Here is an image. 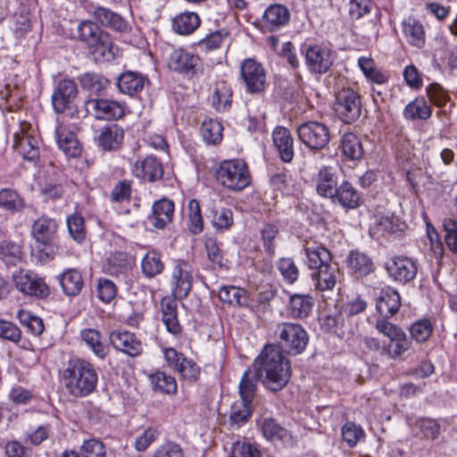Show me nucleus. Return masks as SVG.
Listing matches in <instances>:
<instances>
[{
  "instance_id": "79ce46f5",
  "label": "nucleus",
  "mask_w": 457,
  "mask_h": 457,
  "mask_svg": "<svg viewBox=\"0 0 457 457\" xmlns=\"http://www.w3.org/2000/svg\"><path fill=\"white\" fill-rule=\"evenodd\" d=\"M152 390L170 396L178 393V382L174 376L163 370H157L147 376Z\"/></svg>"
},
{
  "instance_id": "2f4dec72",
  "label": "nucleus",
  "mask_w": 457,
  "mask_h": 457,
  "mask_svg": "<svg viewBox=\"0 0 457 457\" xmlns=\"http://www.w3.org/2000/svg\"><path fill=\"white\" fill-rule=\"evenodd\" d=\"M97 23L120 34H129L132 30L129 22L120 13L104 6H97L94 11Z\"/></svg>"
},
{
  "instance_id": "13d9d810",
  "label": "nucleus",
  "mask_w": 457,
  "mask_h": 457,
  "mask_svg": "<svg viewBox=\"0 0 457 457\" xmlns=\"http://www.w3.org/2000/svg\"><path fill=\"white\" fill-rule=\"evenodd\" d=\"M69 236L77 244L82 245L87 239V227L81 213L75 212L66 217Z\"/></svg>"
},
{
  "instance_id": "052dcab7",
  "label": "nucleus",
  "mask_w": 457,
  "mask_h": 457,
  "mask_svg": "<svg viewBox=\"0 0 457 457\" xmlns=\"http://www.w3.org/2000/svg\"><path fill=\"white\" fill-rule=\"evenodd\" d=\"M219 299L229 305L243 306L246 304V291L239 287L223 286L218 292Z\"/></svg>"
},
{
  "instance_id": "a18cd8bd",
  "label": "nucleus",
  "mask_w": 457,
  "mask_h": 457,
  "mask_svg": "<svg viewBox=\"0 0 457 457\" xmlns=\"http://www.w3.org/2000/svg\"><path fill=\"white\" fill-rule=\"evenodd\" d=\"M305 255V264L313 271L322 268L328 263H331L332 255L330 252L322 245H303Z\"/></svg>"
},
{
  "instance_id": "4468645a",
  "label": "nucleus",
  "mask_w": 457,
  "mask_h": 457,
  "mask_svg": "<svg viewBox=\"0 0 457 457\" xmlns=\"http://www.w3.org/2000/svg\"><path fill=\"white\" fill-rule=\"evenodd\" d=\"M375 328L389 339V343L386 344V355L389 358L397 360L411 348V341L399 326L388 320H377Z\"/></svg>"
},
{
  "instance_id": "ddd939ff",
  "label": "nucleus",
  "mask_w": 457,
  "mask_h": 457,
  "mask_svg": "<svg viewBox=\"0 0 457 457\" xmlns=\"http://www.w3.org/2000/svg\"><path fill=\"white\" fill-rule=\"evenodd\" d=\"M290 18V11L286 5L273 3L265 7L262 15L253 25L262 34L274 33L287 27Z\"/></svg>"
},
{
  "instance_id": "de8ad7c7",
  "label": "nucleus",
  "mask_w": 457,
  "mask_h": 457,
  "mask_svg": "<svg viewBox=\"0 0 457 457\" xmlns=\"http://www.w3.org/2000/svg\"><path fill=\"white\" fill-rule=\"evenodd\" d=\"M314 299L310 295L294 294L288 302V312L293 319L304 320L310 316Z\"/></svg>"
},
{
  "instance_id": "f704fd0d",
  "label": "nucleus",
  "mask_w": 457,
  "mask_h": 457,
  "mask_svg": "<svg viewBox=\"0 0 457 457\" xmlns=\"http://www.w3.org/2000/svg\"><path fill=\"white\" fill-rule=\"evenodd\" d=\"M54 137L59 149L68 158H78L82 153V145L77 135L67 127L58 125L54 130Z\"/></svg>"
},
{
  "instance_id": "39448f33",
  "label": "nucleus",
  "mask_w": 457,
  "mask_h": 457,
  "mask_svg": "<svg viewBox=\"0 0 457 457\" xmlns=\"http://www.w3.org/2000/svg\"><path fill=\"white\" fill-rule=\"evenodd\" d=\"M212 173L217 183L229 192H241L252 183L248 165L242 159H228L215 163Z\"/></svg>"
},
{
  "instance_id": "c03bdc74",
  "label": "nucleus",
  "mask_w": 457,
  "mask_h": 457,
  "mask_svg": "<svg viewBox=\"0 0 457 457\" xmlns=\"http://www.w3.org/2000/svg\"><path fill=\"white\" fill-rule=\"evenodd\" d=\"M26 207L24 197L16 190L11 187L0 189V210L14 215L22 212Z\"/></svg>"
},
{
  "instance_id": "4c0bfd02",
  "label": "nucleus",
  "mask_w": 457,
  "mask_h": 457,
  "mask_svg": "<svg viewBox=\"0 0 457 457\" xmlns=\"http://www.w3.org/2000/svg\"><path fill=\"white\" fill-rule=\"evenodd\" d=\"M403 36L408 45L421 49L426 45V30L422 22L414 16H409L401 23Z\"/></svg>"
},
{
  "instance_id": "cd10ccee",
  "label": "nucleus",
  "mask_w": 457,
  "mask_h": 457,
  "mask_svg": "<svg viewBox=\"0 0 457 457\" xmlns=\"http://www.w3.org/2000/svg\"><path fill=\"white\" fill-rule=\"evenodd\" d=\"M338 149L345 162H360L364 159L365 150L361 137L351 130L344 132L339 139Z\"/></svg>"
},
{
  "instance_id": "bb28decb",
  "label": "nucleus",
  "mask_w": 457,
  "mask_h": 457,
  "mask_svg": "<svg viewBox=\"0 0 457 457\" xmlns=\"http://www.w3.org/2000/svg\"><path fill=\"white\" fill-rule=\"evenodd\" d=\"M149 83L146 74L135 71H125L116 79L119 92L130 97H137Z\"/></svg>"
},
{
  "instance_id": "e2e57ef3",
  "label": "nucleus",
  "mask_w": 457,
  "mask_h": 457,
  "mask_svg": "<svg viewBox=\"0 0 457 457\" xmlns=\"http://www.w3.org/2000/svg\"><path fill=\"white\" fill-rule=\"evenodd\" d=\"M415 427L420 430L421 437L428 440H436L441 434V426L437 420L422 417L416 420Z\"/></svg>"
},
{
  "instance_id": "72a5a7b5",
  "label": "nucleus",
  "mask_w": 457,
  "mask_h": 457,
  "mask_svg": "<svg viewBox=\"0 0 457 457\" xmlns=\"http://www.w3.org/2000/svg\"><path fill=\"white\" fill-rule=\"evenodd\" d=\"M401 295L393 287L383 288L376 301V310L381 316L379 320H387L395 315L401 307Z\"/></svg>"
},
{
  "instance_id": "6e6d98bb",
  "label": "nucleus",
  "mask_w": 457,
  "mask_h": 457,
  "mask_svg": "<svg viewBox=\"0 0 457 457\" xmlns=\"http://www.w3.org/2000/svg\"><path fill=\"white\" fill-rule=\"evenodd\" d=\"M187 227L188 231L194 235H200L204 228V221L202 214V208L197 199H190L187 205Z\"/></svg>"
},
{
  "instance_id": "7c9ffc66",
  "label": "nucleus",
  "mask_w": 457,
  "mask_h": 457,
  "mask_svg": "<svg viewBox=\"0 0 457 457\" xmlns=\"http://www.w3.org/2000/svg\"><path fill=\"white\" fill-rule=\"evenodd\" d=\"M319 324L323 332L340 338H343L351 330L350 326L346 322V317L337 306H335L334 311L320 316Z\"/></svg>"
},
{
  "instance_id": "a878e982",
  "label": "nucleus",
  "mask_w": 457,
  "mask_h": 457,
  "mask_svg": "<svg viewBox=\"0 0 457 457\" xmlns=\"http://www.w3.org/2000/svg\"><path fill=\"white\" fill-rule=\"evenodd\" d=\"M317 194L331 200L339 186V175L337 170L329 165L322 166L312 179Z\"/></svg>"
},
{
  "instance_id": "412c9836",
  "label": "nucleus",
  "mask_w": 457,
  "mask_h": 457,
  "mask_svg": "<svg viewBox=\"0 0 457 457\" xmlns=\"http://www.w3.org/2000/svg\"><path fill=\"white\" fill-rule=\"evenodd\" d=\"M108 338L116 351L130 357L139 356L143 353V344L140 338L135 333L127 329H113L109 333Z\"/></svg>"
},
{
  "instance_id": "49530a36",
  "label": "nucleus",
  "mask_w": 457,
  "mask_h": 457,
  "mask_svg": "<svg viewBox=\"0 0 457 457\" xmlns=\"http://www.w3.org/2000/svg\"><path fill=\"white\" fill-rule=\"evenodd\" d=\"M200 25L201 18L195 12H180L171 21L173 31L181 36L191 35Z\"/></svg>"
},
{
  "instance_id": "b1692460",
  "label": "nucleus",
  "mask_w": 457,
  "mask_h": 457,
  "mask_svg": "<svg viewBox=\"0 0 457 457\" xmlns=\"http://www.w3.org/2000/svg\"><path fill=\"white\" fill-rule=\"evenodd\" d=\"M260 429L262 436L269 442H279L288 447L296 445V437L273 417L263 418L260 424Z\"/></svg>"
},
{
  "instance_id": "7ed1b4c3",
  "label": "nucleus",
  "mask_w": 457,
  "mask_h": 457,
  "mask_svg": "<svg viewBox=\"0 0 457 457\" xmlns=\"http://www.w3.org/2000/svg\"><path fill=\"white\" fill-rule=\"evenodd\" d=\"M61 379L71 396L85 398L96 390L98 373L89 360L74 356L64 363Z\"/></svg>"
},
{
  "instance_id": "473e14b6",
  "label": "nucleus",
  "mask_w": 457,
  "mask_h": 457,
  "mask_svg": "<svg viewBox=\"0 0 457 457\" xmlns=\"http://www.w3.org/2000/svg\"><path fill=\"white\" fill-rule=\"evenodd\" d=\"M271 137L279 159L285 163H290L295 157L294 137L291 131L284 126H277Z\"/></svg>"
},
{
  "instance_id": "c756f323",
  "label": "nucleus",
  "mask_w": 457,
  "mask_h": 457,
  "mask_svg": "<svg viewBox=\"0 0 457 457\" xmlns=\"http://www.w3.org/2000/svg\"><path fill=\"white\" fill-rule=\"evenodd\" d=\"M174 211V202L163 196L154 202L151 213L147 216V221L154 228L163 229L172 222Z\"/></svg>"
},
{
  "instance_id": "58836bf2",
  "label": "nucleus",
  "mask_w": 457,
  "mask_h": 457,
  "mask_svg": "<svg viewBox=\"0 0 457 457\" xmlns=\"http://www.w3.org/2000/svg\"><path fill=\"white\" fill-rule=\"evenodd\" d=\"M62 292L69 297L78 296L85 287L82 271L78 268H67L58 276Z\"/></svg>"
},
{
  "instance_id": "f257e3e1",
  "label": "nucleus",
  "mask_w": 457,
  "mask_h": 457,
  "mask_svg": "<svg viewBox=\"0 0 457 457\" xmlns=\"http://www.w3.org/2000/svg\"><path fill=\"white\" fill-rule=\"evenodd\" d=\"M193 266L185 259H174L170 287L171 295L161 299L162 321L167 332L179 338L183 328L179 320L178 301L186 299L193 288Z\"/></svg>"
},
{
  "instance_id": "dca6fc26",
  "label": "nucleus",
  "mask_w": 457,
  "mask_h": 457,
  "mask_svg": "<svg viewBox=\"0 0 457 457\" xmlns=\"http://www.w3.org/2000/svg\"><path fill=\"white\" fill-rule=\"evenodd\" d=\"M85 107L88 114L96 120H118L124 117L125 107L118 101L91 96L85 102Z\"/></svg>"
},
{
  "instance_id": "5fc2aeb1",
  "label": "nucleus",
  "mask_w": 457,
  "mask_h": 457,
  "mask_svg": "<svg viewBox=\"0 0 457 457\" xmlns=\"http://www.w3.org/2000/svg\"><path fill=\"white\" fill-rule=\"evenodd\" d=\"M257 382H259V379L256 378L252 366L247 368L244 371L238 385V394L241 402L253 404L257 393Z\"/></svg>"
},
{
  "instance_id": "f03ea898",
  "label": "nucleus",
  "mask_w": 457,
  "mask_h": 457,
  "mask_svg": "<svg viewBox=\"0 0 457 457\" xmlns=\"http://www.w3.org/2000/svg\"><path fill=\"white\" fill-rule=\"evenodd\" d=\"M251 366L259 382L271 393L283 390L292 376L291 361L278 351L275 343L265 345Z\"/></svg>"
},
{
  "instance_id": "a211bd4d",
  "label": "nucleus",
  "mask_w": 457,
  "mask_h": 457,
  "mask_svg": "<svg viewBox=\"0 0 457 457\" xmlns=\"http://www.w3.org/2000/svg\"><path fill=\"white\" fill-rule=\"evenodd\" d=\"M124 129L117 123H106L96 129L94 133V143L103 152H117L123 146Z\"/></svg>"
},
{
  "instance_id": "2eb2a0df",
  "label": "nucleus",
  "mask_w": 457,
  "mask_h": 457,
  "mask_svg": "<svg viewBox=\"0 0 457 457\" xmlns=\"http://www.w3.org/2000/svg\"><path fill=\"white\" fill-rule=\"evenodd\" d=\"M15 287L23 295L45 299L50 295V287L45 278L30 270L19 269L12 273Z\"/></svg>"
},
{
  "instance_id": "37998d69",
  "label": "nucleus",
  "mask_w": 457,
  "mask_h": 457,
  "mask_svg": "<svg viewBox=\"0 0 457 457\" xmlns=\"http://www.w3.org/2000/svg\"><path fill=\"white\" fill-rule=\"evenodd\" d=\"M358 67L366 80L371 85L383 86L387 84L390 79V73L378 68L371 57L361 56L358 59Z\"/></svg>"
},
{
  "instance_id": "09e8293b",
  "label": "nucleus",
  "mask_w": 457,
  "mask_h": 457,
  "mask_svg": "<svg viewBox=\"0 0 457 457\" xmlns=\"http://www.w3.org/2000/svg\"><path fill=\"white\" fill-rule=\"evenodd\" d=\"M141 272L146 278H154L165 270L162 253L156 249L147 251L140 262Z\"/></svg>"
},
{
  "instance_id": "3c124183",
  "label": "nucleus",
  "mask_w": 457,
  "mask_h": 457,
  "mask_svg": "<svg viewBox=\"0 0 457 457\" xmlns=\"http://www.w3.org/2000/svg\"><path fill=\"white\" fill-rule=\"evenodd\" d=\"M210 222L216 232L223 233L228 231L234 225V215L231 209L228 207L212 206L209 209Z\"/></svg>"
},
{
  "instance_id": "c85d7f7f",
  "label": "nucleus",
  "mask_w": 457,
  "mask_h": 457,
  "mask_svg": "<svg viewBox=\"0 0 457 457\" xmlns=\"http://www.w3.org/2000/svg\"><path fill=\"white\" fill-rule=\"evenodd\" d=\"M330 201L334 204H339L345 211L355 210L364 204L361 193L346 179L340 182Z\"/></svg>"
},
{
  "instance_id": "8fccbe9b",
  "label": "nucleus",
  "mask_w": 457,
  "mask_h": 457,
  "mask_svg": "<svg viewBox=\"0 0 457 457\" xmlns=\"http://www.w3.org/2000/svg\"><path fill=\"white\" fill-rule=\"evenodd\" d=\"M223 125L217 119L206 118L200 127V134L203 141L207 145H219L223 139Z\"/></svg>"
},
{
  "instance_id": "c9c22d12",
  "label": "nucleus",
  "mask_w": 457,
  "mask_h": 457,
  "mask_svg": "<svg viewBox=\"0 0 457 457\" xmlns=\"http://www.w3.org/2000/svg\"><path fill=\"white\" fill-rule=\"evenodd\" d=\"M58 228L59 220L43 213L32 223L30 233L37 243H53Z\"/></svg>"
},
{
  "instance_id": "e433bc0d",
  "label": "nucleus",
  "mask_w": 457,
  "mask_h": 457,
  "mask_svg": "<svg viewBox=\"0 0 457 457\" xmlns=\"http://www.w3.org/2000/svg\"><path fill=\"white\" fill-rule=\"evenodd\" d=\"M212 107L217 112H228L233 104V89L231 85L224 80H217L213 84L212 95L209 97Z\"/></svg>"
},
{
  "instance_id": "680f3d73",
  "label": "nucleus",
  "mask_w": 457,
  "mask_h": 457,
  "mask_svg": "<svg viewBox=\"0 0 457 457\" xmlns=\"http://www.w3.org/2000/svg\"><path fill=\"white\" fill-rule=\"evenodd\" d=\"M53 434L51 424L46 423L30 428L24 433V443L31 446H38Z\"/></svg>"
},
{
  "instance_id": "6ab92c4d",
  "label": "nucleus",
  "mask_w": 457,
  "mask_h": 457,
  "mask_svg": "<svg viewBox=\"0 0 457 457\" xmlns=\"http://www.w3.org/2000/svg\"><path fill=\"white\" fill-rule=\"evenodd\" d=\"M31 124L21 121L19 128L13 133V148L24 160L36 162L39 160L37 139L29 132Z\"/></svg>"
},
{
  "instance_id": "aec40b11",
  "label": "nucleus",
  "mask_w": 457,
  "mask_h": 457,
  "mask_svg": "<svg viewBox=\"0 0 457 457\" xmlns=\"http://www.w3.org/2000/svg\"><path fill=\"white\" fill-rule=\"evenodd\" d=\"M345 263L348 275L354 279H362L374 274L377 266L372 257L366 252L359 249L350 250L345 257Z\"/></svg>"
},
{
  "instance_id": "ea45409f",
  "label": "nucleus",
  "mask_w": 457,
  "mask_h": 457,
  "mask_svg": "<svg viewBox=\"0 0 457 457\" xmlns=\"http://www.w3.org/2000/svg\"><path fill=\"white\" fill-rule=\"evenodd\" d=\"M79 337L96 357L104 361L110 353L109 345L103 334L96 328H85L79 331Z\"/></svg>"
},
{
  "instance_id": "20e7f679",
  "label": "nucleus",
  "mask_w": 457,
  "mask_h": 457,
  "mask_svg": "<svg viewBox=\"0 0 457 457\" xmlns=\"http://www.w3.org/2000/svg\"><path fill=\"white\" fill-rule=\"evenodd\" d=\"M78 34L79 40L85 45L95 62H112L116 59L118 47L112 37L96 22L82 21L78 26Z\"/></svg>"
},
{
  "instance_id": "774afa93",
  "label": "nucleus",
  "mask_w": 457,
  "mask_h": 457,
  "mask_svg": "<svg viewBox=\"0 0 457 457\" xmlns=\"http://www.w3.org/2000/svg\"><path fill=\"white\" fill-rule=\"evenodd\" d=\"M5 457H33L32 447L18 439L7 440L3 446Z\"/></svg>"
},
{
  "instance_id": "6e6552de",
  "label": "nucleus",
  "mask_w": 457,
  "mask_h": 457,
  "mask_svg": "<svg viewBox=\"0 0 457 457\" xmlns=\"http://www.w3.org/2000/svg\"><path fill=\"white\" fill-rule=\"evenodd\" d=\"M333 111L339 121L345 125L356 122L362 111V96L359 91L344 87L335 94Z\"/></svg>"
},
{
  "instance_id": "393cba45",
  "label": "nucleus",
  "mask_w": 457,
  "mask_h": 457,
  "mask_svg": "<svg viewBox=\"0 0 457 457\" xmlns=\"http://www.w3.org/2000/svg\"><path fill=\"white\" fill-rule=\"evenodd\" d=\"M136 266V258L125 252L111 253L103 265V271L112 277H128Z\"/></svg>"
},
{
  "instance_id": "a19ab883",
  "label": "nucleus",
  "mask_w": 457,
  "mask_h": 457,
  "mask_svg": "<svg viewBox=\"0 0 457 457\" xmlns=\"http://www.w3.org/2000/svg\"><path fill=\"white\" fill-rule=\"evenodd\" d=\"M77 79L81 88L87 91L91 96H95V97L104 96L107 88L111 86L109 79L96 71L84 72Z\"/></svg>"
},
{
  "instance_id": "4d7b16f0",
  "label": "nucleus",
  "mask_w": 457,
  "mask_h": 457,
  "mask_svg": "<svg viewBox=\"0 0 457 457\" xmlns=\"http://www.w3.org/2000/svg\"><path fill=\"white\" fill-rule=\"evenodd\" d=\"M253 411V404L236 402L230 407L228 425L231 428H239L245 425Z\"/></svg>"
},
{
  "instance_id": "69168bd1",
  "label": "nucleus",
  "mask_w": 457,
  "mask_h": 457,
  "mask_svg": "<svg viewBox=\"0 0 457 457\" xmlns=\"http://www.w3.org/2000/svg\"><path fill=\"white\" fill-rule=\"evenodd\" d=\"M279 233L278 228L275 223L265 222L260 229L261 240L264 251L269 255H274L276 244L275 240Z\"/></svg>"
},
{
  "instance_id": "5701e85b",
  "label": "nucleus",
  "mask_w": 457,
  "mask_h": 457,
  "mask_svg": "<svg viewBox=\"0 0 457 457\" xmlns=\"http://www.w3.org/2000/svg\"><path fill=\"white\" fill-rule=\"evenodd\" d=\"M77 83L71 79H60L52 94V104L56 113H63L71 108L78 96Z\"/></svg>"
},
{
  "instance_id": "4be33fe9",
  "label": "nucleus",
  "mask_w": 457,
  "mask_h": 457,
  "mask_svg": "<svg viewBox=\"0 0 457 457\" xmlns=\"http://www.w3.org/2000/svg\"><path fill=\"white\" fill-rule=\"evenodd\" d=\"M131 171L137 179L144 182L154 183L162 179L164 168L162 162L157 157L148 154L145 157H139L134 162Z\"/></svg>"
},
{
  "instance_id": "9d476101",
  "label": "nucleus",
  "mask_w": 457,
  "mask_h": 457,
  "mask_svg": "<svg viewBox=\"0 0 457 457\" xmlns=\"http://www.w3.org/2000/svg\"><path fill=\"white\" fill-rule=\"evenodd\" d=\"M299 141L312 153H320L328 148L331 141L328 126L318 120H307L296 129Z\"/></svg>"
},
{
  "instance_id": "0eeeda50",
  "label": "nucleus",
  "mask_w": 457,
  "mask_h": 457,
  "mask_svg": "<svg viewBox=\"0 0 457 457\" xmlns=\"http://www.w3.org/2000/svg\"><path fill=\"white\" fill-rule=\"evenodd\" d=\"M301 54L307 71L314 76L328 73L337 56L336 51L323 43L303 44Z\"/></svg>"
},
{
  "instance_id": "864d4df0",
  "label": "nucleus",
  "mask_w": 457,
  "mask_h": 457,
  "mask_svg": "<svg viewBox=\"0 0 457 457\" xmlns=\"http://www.w3.org/2000/svg\"><path fill=\"white\" fill-rule=\"evenodd\" d=\"M338 268L328 263L312 273L315 287L320 291L332 290L337 284Z\"/></svg>"
},
{
  "instance_id": "f3484780",
  "label": "nucleus",
  "mask_w": 457,
  "mask_h": 457,
  "mask_svg": "<svg viewBox=\"0 0 457 457\" xmlns=\"http://www.w3.org/2000/svg\"><path fill=\"white\" fill-rule=\"evenodd\" d=\"M201 64L202 61L198 54L182 47L174 49L168 60V67L170 71L188 79L196 76Z\"/></svg>"
},
{
  "instance_id": "1a4fd4ad",
  "label": "nucleus",
  "mask_w": 457,
  "mask_h": 457,
  "mask_svg": "<svg viewBox=\"0 0 457 457\" xmlns=\"http://www.w3.org/2000/svg\"><path fill=\"white\" fill-rule=\"evenodd\" d=\"M162 351L167 366L178 374L180 381L189 386L199 382L202 368L194 359L171 346L163 347Z\"/></svg>"
},
{
  "instance_id": "338daca9",
  "label": "nucleus",
  "mask_w": 457,
  "mask_h": 457,
  "mask_svg": "<svg viewBox=\"0 0 457 457\" xmlns=\"http://www.w3.org/2000/svg\"><path fill=\"white\" fill-rule=\"evenodd\" d=\"M434 330L429 319H420L414 321L409 328L411 339L417 343H424L428 340Z\"/></svg>"
},
{
  "instance_id": "bf43d9fd",
  "label": "nucleus",
  "mask_w": 457,
  "mask_h": 457,
  "mask_svg": "<svg viewBox=\"0 0 457 457\" xmlns=\"http://www.w3.org/2000/svg\"><path fill=\"white\" fill-rule=\"evenodd\" d=\"M12 31L17 40L24 38L32 29L30 12L25 10L15 12L12 17Z\"/></svg>"
},
{
  "instance_id": "0e129e2a",
  "label": "nucleus",
  "mask_w": 457,
  "mask_h": 457,
  "mask_svg": "<svg viewBox=\"0 0 457 457\" xmlns=\"http://www.w3.org/2000/svg\"><path fill=\"white\" fill-rule=\"evenodd\" d=\"M204 245L206 251L208 260L220 269L225 266L223 251L216 237L205 235L204 237Z\"/></svg>"
},
{
  "instance_id": "9b49d317",
  "label": "nucleus",
  "mask_w": 457,
  "mask_h": 457,
  "mask_svg": "<svg viewBox=\"0 0 457 457\" xmlns=\"http://www.w3.org/2000/svg\"><path fill=\"white\" fill-rule=\"evenodd\" d=\"M383 268L390 280L398 286H406L416 278L419 262L413 257L395 254L384 262Z\"/></svg>"
},
{
  "instance_id": "f8f14e48",
  "label": "nucleus",
  "mask_w": 457,
  "mask_h": 457,
  "mask_svg": "<svg viewBox=\"0 0 457 457\" xmlns=\"http://www.w3.org/2000/svg\"><path fill=\"white\" fill-rule=\"evenodd\" d=\"M240 79L245 85V93L262 95L268 87L267 73L262 63L254 58H246L240 64Z\"/></svg>"
},
{
  "instance_id": "423d86ee",
  "label": "nucleus",
  "mask_w": 457,
  "mask_h": 457,
  "mask_svg": "<svg viewBox=\"0 0 457 457\" xmlns=\"http://www.w3.org/2000/svg\"><path fill=\"white\" fill-rule=\"evenodd\" d=\"M274 337L278 340L275 346L278 351L292 356L303 353L309 343V335L305 328L295 322L278 323Z\"/></svg>"
},
{
  "instance_id": "603ef678",
  "label": "nucleus",
  "mask_w": 457,
  "mask_h": 457,
  "mask_svg": "<svg viewBox=\"0 0 457 457\" xmlns=\"http://www.w3.org/2000/svg\"><path fill=\"white\" fill-rule=\"evenodd\" d=\"M403 116L407 120H427L432 116V108L425 97L419 96L405 105Z\"/></svg>"
}]
</instances>
